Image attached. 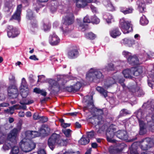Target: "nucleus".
Masks as SVG:
<instances>
[{"mask_svg": "<svg viewBox=\"0 0 154 154\" xmlns=\"http://www.w3.org/2000/svg\"><path fill=\"white\" fill-rule=\"evenodd\" d=\"M116 129L115 126L111 125L108 129L106 132V139L108 141L112 143L116 142V140L112 139L114 136V134L119 138L124 140L128 139V136L127 132L124 130H119L115 133Z\"/></svg>", "mask_w": 154, "mask_h": 154, "instance_id": "obj_1", "label": "nucleus"}, {"mask_svg": "<svg viewBox=\"0 0 154 154\" xmlns=\"http://www.w3.org/2000/svg\"><path fill=\"white\" fill-rule=\"evenodd\" d=\"M57 81L49 79L48 82L49 84V89L51 90L54 87H56L59 89H65L64 85L66 82L70 79H73L74 78L68 75H60L57 77Z\"/></svg>", "mask_w": 154, "mask_h": 154, "instance_id": "obj_2", "label": "nucleus"}, {"mask_svg": "<svg viewBox=\"0 0 154 154\" xmlns=\"http://www.w3.org/2000/svg\"><path fill=\"white\" fill-rule=\"evenodd\" d=\"M67 142V140H61L60 139L59 135L56 134H53L49 138L48 141V144L50 148L53 150L57 144L63 146Z\"/></svg>", "mask_w": 154, "mask_h": 154, "instance_id": "obj_3", "label": "nucleus"}, {"mask_svg": "<svg viewBox=\"0 0 154 154\" xmlns=\"http://www.w3.org/2000/svg\"><path fill=\"white\" fill-rule=\"evenodd\" d=\"M25 135H26L25 134ZM23 139L20 143V146L22 150L24 152H28L34 149L35 147V144L26 137Z\"/></svg>", "mask_w": 154, "mask_h": 154, "instance_id": "obj_4", "label": "nucleus"}, {"mask_svg": "<svg viewBox=\"0 0 154 154\" xmlns=\"http://www.w3.org/2000/svg\"><path fill=\"white\" fill-rule=\"evenodd\" d=\"M102 73L98 70L94 68H91L86 74V78L97 82L103 78Z\"/></svg>", "mask_w": 154, "mask_h": 154, "instance_id": "obj_5", "label": "nucleus"}, {"mask_svg": "<svg viewBox=\"0 0 154 154\" xmlns=\"http://www.w3.org/2000/svg\"><path fill=\"white\" fill-rule=\"evenodd\" d=\"M50 129L45 125H42L39 130L38 131H27L25 134L26 137L29 138H32L42 135L48 134L49 131Z\"/></svg>", "mask_w": 154, "mask_h": 154, "instance_id": "obj_6", "label": "nucleus"}, {"mask_svg": "<svg viewBox=\"0 0 154 154\" xmlns=\"http://www.w3.org/2000/svg\"><path fill=\"white\" fill-rule=\"evenodd\" d=\"M119 27L124 34L128 33L132 30L131 22L124 18L120 19Z\"/></svg>", "mask_w": 154, "mask_h": 154, "instance_id": "obj_7", "label": "nucleus"}, {"mask_svg": "<svg viewBox=\"0 0 154 154\" xmlns=\"http://www.w3.org/2000/svg\"><path fill=\"white\" fill-rule=\"evenodd\" d=\"M143 112L140 111H139L137 114V117L138 119L140 127V134L142 135L146 132V125L144 121L145 119L143 115Z\"/></svg>", "mask_w": 154, "mask_h": 154, "instance_id": "obj_8", "label": "nucleus"}, {"mask_svg": "<svg viewBox=\"0 0 154 154\" xmlns=\"http://www.w3.org/2000/svg\"><path fill=\"white\" fill-rule=\"evenodd\" d=\"M154 145V135L152 140L147 138L143 140L140 145L141 148L143 150H146Z\"/></svg>", "mask_w": 154, "mask_h": 154, "instance_id": "obj_9", "label": "nucleus"}, {"mask_svg": "<svg viewBox=\"0 0 154 154\" xmlns=\"http://www.w3.org/2000/svg\"><path fill=\"white\" fill-rule=\"evenodd\" d=\"M73 14L71 13L67 14L66 16L64 18V23L62 27L60 28L63 32H66V30L67 25L72 23L73 21Z\"/></svg>", "mask_w": 154, "mask_h": 154, "instance_id": "obj_10", "label": "nucleus"}, {"mask_svg": "<svg viewBox=\"0 0 154 154\" xmlns=\"http://www.w3.org/2000/svg\"><path fill=\"white\" fill-rule=\"evenodd\" d=\"M91 106V107L90 108L89 106H88V107H85L84 109V110H86L88 109L89 111H90V109L91 108V109L92 110V111H94L96 115L100 116L98 118V119L99 120V121L98 122V124L99 125L101 122V121L102 120V117L101 115H103V111L101 109H98L94 107L93 104L92 103L89 106Z\"/></svg>", "mask_w": 154, "mask_h": 154, "instance_id": "obj_11", "label": "nucleus"}, {"mask_svg": "<svg viewBox=\"0 0 154 154\" xmlns=\"http://www.w3.org/2000/svg\"><path fill=\"white\" fill-rule=\"evenodd\" d=\"M18 131L17 128H14L8 134L7 139L11 141V143L15 142L16 141Z\"/></svg>", "mask_w": 154, "mask_h": 154, "instance_id": "obj_12", "label": "nucleus"}, {"mask_svg": "<svg viewBox=\"0 0 154 154\" xmlns=\"http://www.w3.org/2000/svg\"><path fill=\"white\" fill-rule=\"evenodd\" d=\"M8 92V95L12 98H16L18 96V91L15 86H9Z\"/></svg>", "mask_w": 154, "mask_h": 154, "instance_id": "obj_13", "label": "nucleus"}, {"mask_svg": "<svg viewBox=\"0 0 154 154\" xmlns=\"http://www.w3.org/2000/svg\"><path fill=\"white\" fill-rule=\"evenodd\" d=\"M8 35L9 37L14 38L17 36L19 34L16 28L12 26H9L8 27Z\"/></svg>", "mask_w": 154, "mask_h": 154, "instance_id": "obj_14", "label": "nucleus"}, {"mask_svg": "<svg viewBox=\"0 0 154 154\" xmlns=\"http://www.w3.org/2000/svg\"><path fill=\"white\" fill-rule=\"evenodd\" d=\"M60 42V39L54 33L51 34L49 38L50 43L53 45H57Z\"/></svg>", "mask_w": 154, "mask_h": 154, "instance_id": "obj_15", "label": "nucleus"}, {"mask_svg": "<svg viewBox=\"0 0 154 154\" xmlns=\"http://www.w3.org/2000/svg\"><path fill=\"white\" fill-rule=\"evenodd\" d=\"M147 105H148L147 107L150 108V110L152 112L150 113H154V115L152 117V119L154 121V100H148L147 103H145L143 104V106H147Z\"/></svg>", "mask_w": 154, "mask_h": 154, "instance_id": "obj_16", "label": "nucleus"}, {"mask_svg": "<svg viewBox=\"0 0 154 154\" xmlns=\"http://www.w3.org/2000/svg\"><path fill=\"white\" fill-rule=\"evenodd\" d=\"M21 8L22 5H20L17 6L16 11L12 16V18L17 20H20Z\"/></svg>", "mask_w": 154, "mask_h": 154, "instance_id": "obj_17", "label": "nucleus"}, {"mask_svg": "<svg viewBox=\"0 0 154 154\" xmlns=\"http://www.w3.org/2000/svg\"><path fill=\"white\" fill-rule=\"evenodd\" d=\"M143 68L139 66L136 68H132L131 71L132 72L133 75L137 76L139 75L143 72Z\"/></svg>", "mask_w": 154, "mask_h": 154, "instance_id": "obj_18", "label": "nucleus"}, {"mask_svg": "<svg viewBox=\"0 0 154 154\" xmlns=\"http://www.w3.org/2000/svg\"><path fill=\"white\" fill-rule=\"evenodd\" d=\"M128 60L130 64L133 65L139 63L138 59L135 55L129 56L128 58Z\"/></svg>", "mask_w": 154, "mask_h": 154, "instance_id": "obj_19", "label": "nucleus"}, {"mask_svg": "<svg viewBox=\"0 0 154 154\" xmlns=\"http://www.w3.org/2000/svg\"><path fill=\"white\" fill-rule=\"evenodd\" d=\"M137 4L138 6V8L141 12L144 11L145 8V3L143 0H138L137 2Z\"/></svg>", "mask_w": 154, "mask_h": 154, "instance_id": "obj_20", "label": "nucleus"}, {"mask_svg": "<svg viewBox=\"0 0 154 154\" xmlns=\"http://www.w3.org/2000/svg\"><path fill=\"white\" fill-rule=\"evenodd\" d=\"M20 93L23 98H26L28 95L29 91L28 88H20Z\"/></svg>", "mask_w": 154, "mask_h": 154, "instance_id": "obj_21", "label": "nucleus"}, {"mask_svg": "<svg viewBox=\"0 0 154 154\" xmlns=\"http://www.w3.org/2000/svg\"><path fill=\"white\" fill-rule=\"evenodd\" d=\"M122 73L124 77L126 78H131L133 75L131 68V69H127L123 70Z\"/></svg>", "mask_w": 154, "mask_h": 154, "instance_id": "obj_22", "label": "nucleus"}, {"mask_svg": "<svg viewBox=\"0 0 154 154\" xmlns=\"http://www.w3.org/2000/svg\"><path fill=\"white\" fill-rule=\"evenodd\" d=\"M121 34V32L118 28H116L113 29L110 32L111 36L113 38H116L117 37L119 36Z\"/></svg>", "mask_w": 154, "mask_h": 154, "instance_id": "obj_23", "label": "nucleus"}, {"mask_svg": "<svg viewBox=\"0 0 154 154\" xmlns=\"http://www.w3.org/2000/svg\"><path fill=\"white\" fill-rule=\"evenodd\" d=\"M78 54V52L76 49L71 50L68 53V57L70 58H73L77 57Z\"/></svg>", "mask_w": 154, "mask_h": 154, "instance_id": "obj_24", "label": "nucleus"}, {"mask_svg": "<svg viewBox=\"0 0 154 154\" xmlns=\"http://www.w3.org/2000/svg\"><path fill=\"white\" fill-rule=\"evenodd\" d=\"M96 90L101 95L103 96L104 97L106 98L107 96L108 91L103 88L98 86L97 87Z\"/></svg>", "mask_w": 154, "mask_h": 154, "instance_id": "obj_25", "label": "nucleus"}, {"mask_svg": "<svg viewBox=\"0 0 154 154\" xmlns=\"http://www.w3.org/2000/svg\"><path fill=\"white\" fill-rule=\"evenodd\" d=\"M125 146V144L122 143H118L115 146L117 153L122 151Z\"/></svg>", "mask_w": 154, "mask_h": 154, "instance_id": "obj_26", "label": "nucleus"}, {"mask_svg": "<svg viewBox=\"0 0 154 154\" xmlns=\"http://www.w3.org/2000/svg\"><path fill=\"white\" fill-rule=\"evenodd\" d=\"M103 3L104 5L108 8V10L110 11H113L114 10V8L110 1H104L103 2Z\"/></svg>", "mask_w": 154, "mask_h": 154, "instance_id": "obj_27", "label": "nucleus"}, {"mask_svg": "<svg viewBox=\"0 0 154 154\" xmlns=\"http://www.w3.org/2000/svg\"><path fill=\"white\" fill-rule=\"evenodd\" d=\"M90 141L89 139L87 137H82L79 140V144L82 145H85L88 143Z\"/></svg>", "mask_w": 154, "mask_h": 154, "instance_id": "obj_28", "label": "nucleus"}, {"mask_svg": "<svg viewBox=\"0 0 154 154\" xmlns=\"http://www.w3.org/2000/svg\"><path fill=\"white\" fill-rule=\"evenodd\" d=\"M133 10V9L131 8H125L124 7H121L120 8L121 11L125 14L132 13Z\"/></svg>", "mask_w": 154, "mask_h": 154, "instance_id": "obj_29", "label": "nucleus"}, {"mask_svg": "<svg viewBox=\"0 0 154 154\" xmlns=\"http://www.w3.org/2000/svg\"><path fill=\"white\" fill-rule=\"evenodd\" d=\"M9 140L7 139L5 141V144L3 146V149L4 150H8L11 146V144Z\"/></svg>", "mask_w": 154, "mask_h": 154, "instance_id": "obj_30", "label": "nucleus"}, {"mask_svg": "<svg viewBox=\"0 0 154 154\" xmlns=\"http://www.w3.org/2000/svg\"><path fill=\"white\" fill-rule=\"evenodd\" d=\"M26 17L28 20H34V17L33 15L32 11L30 10H29L27 11Z\"/></svg>", "mask_w": 154, "mask_h": 154, "instance_id": "obj_31", "label": "nucleus"}, {"mask_svg": "<svg viewBox=\"0 0 154 154\" xmlns=\"http://www.w3.org/2000/svg\"><path fill=\"white\" fill-rule=\"evenodd\" d=\"M33 101L32 100L29 101L28 102H20V103L21 104L23 105L22 106H20V108H21V109H26V105H25V104H26V105L29 104H30L31 103H33Z\"/></svg>", "mask_w": 154, "mask_h": 154, "instance_id": "obj_32", "label": "nucleus"}, {"mask_svg": "<svg viewBox=\"0 0 154 154\" xmlns=\"http://www.w3.org/2000/svg\"><path fill=\"white\" fill-rule=\"evenodd\" d=\"M16 105H14L12 107H10L8 109L5 110L4 112H5L10 113L11 114H12L14 113V109H17L16 108Z\"/></svg>", "mask_w": 154, "mask_h": 154, "instance_id": "obj_33", "label": "nucleus"}, {"mask_svg": "<svg viewBox=\"0 0 154 154\" xmlns=\"http://www.w3.org/2000/svg\"><path fill=\"white\" fill-rule=\"evenodd\" d=\"M62 131L66 137H69L71 136L72 131L70 129H63Z\"/></svg>", "mask_w": 154, "mask_h": 154, "instance_id": "obj_34", "label": "nucleus"}, {"mask_svg": "<svg viewBox=\"0 0 154 154\" xmlns=\"http://www.w3.org/2000/svg\"><path fill=\"white\" fill-rule=\"evenodd\" d=\"M19 152V148L17 146H14L11 149L9 154H18Z\"/></svg>", "mask_w": 154, "mask_h": 154, "instance_id": "obj_35", "label": "nucleus"}, {"mask_svg": "<svg viewBox=\"0 0 154 154\" xmlns=\"http://www.w3.org/2000/svg\"><path fill=\"white\" fill-rule=\"evenodd\" d=\"M140 22L142 25H144L147 24L148 23V21L146 18L145 16L143 15L140 18Z\"/></svg>", "mask_w": 154, "mask_h": 154, "instance_id": "obj_36", "label": "nucleus"}, {"mask_svg": "<svg viewBox=\"0 0 154 154\" xmlns=\"http://www.w3.org/2000/svg\"><path fill=\"white\" fill-rule=\"evenodd\" d=\"M107 18L106 17H104V18L105 19L106 21L108 23H111L112 21H113V17L110 14H107Z\"/></svg>", "mask_w": 154, "mask_h": 154, "instance_id": "obj_37", "label": "nucleus"}, {"mask_svg": "<svg viewBox=\"0 0 154 154\" xmlns=\"http://www.w3.org/2000/svg\"><path fill=\"white\" fill-rule=\"evenodd\" d=\"M122 43L125 45H127L129 46H130L131 45V41L127 38H125L123 39Z\"/></svg>", "mask_w": 154, "mask_h": 154, "instance_id": "obj_38", "label": "nucleus"}, {"mask_svg": "<svg viewBox=\"0 0 154 154\" xmlns=\"http://www.w3.org/2000/svg\"><path fill=\"white\" fill-rule=\"evenodd\" d=\"M28 88L27 84L26 81L24 78L22 79L21 85L20 88Z\"/></svg>", "mask_w": 154, "mask_h": 154, "instance_id": "obj_39", "label": "nucleus"}, {"mask_svg": "<svg viewBox=\"0 0 154 154\" xmlns=\"http://www.w3.org/2000/svg\"><path fill=\"white\" fill-rule=\"evenodd\" d=\"M86 36L87 38L91 39H93L96 37V35L92 32H89L86 34Z\"/></svg>", "mask_w": 154, "mask_h": 154, "instance_id": "obj_40", "label": "nucleus"}, {"mask_svg": "<svg viewBox=\"0 0 154 154\" xmlns=\"http://www.w3.org/2000/svg\"><path fill=\"white\" fill-rule=\"evenodd\" d=\"M116 82V81L115 80L112 78H111L110 79V80H108V83H109V84H108L107 86L106 87H105V88H108V87H109L111 85L115 83Z\"/></svg>", "mask_w": 154, "mask_h": 154, "instance_id": "obj_41", "label": "nucleus"}, {"mask_svg": "<svg viewBox=\"0 0 154 154\" xmlns=\"http://www.w3.org/2000/svg\"><path fill=\"white\" fill-rule=\"evenodd\" d=\"M109 152L112 154H115L117 153V151L115 146H110L109 149Z\"/></svg>", "mask_w": 154, "mask_h": 154, "instance_id": "obj_42", "label": "nucleus"}, {"mask_svg": "<svg viewBox=\"0 0 154 154\" xmlns=\"http://www.w3.org/2000/svg\"><path fill=\"white\" fill-rule=\"evenodd\" d=\"M14 0H5V5L8 8L11 7L12 6V2Z\"/></svg>", "mask_w": 154, "mask_h": 154, "instance_id": "obj_43", "label": "nucleus"}, {"mask_svg": "<svg viewBox=\"0 0 154 154\" xmlns=\"http://www.w3.org/2000/svg\"><path fill=\"white\" fill-rule=\"evenodd\" d=\"M82 86L81 84L79 82H77L76 84L73 86L75 91L79 90Z\"/></svg>", "mask_w": 154, "mask_h": 154, "instance_id": "obj_44", "label": "nucleus"}, {"mask_svg": "<svg viewBox=\"0 0 154 154\" xmlns=\"http://www.w3.org/2000/svg\"><path fill=\"white\" fill-rule=\"evenodd\" d=\"M51 28V25L49 24H44L43 29L45 31L50 30Z\"/></svg>", "mask_w": 154, "mask_h": 154, "instance_id": "obj_45", "label": "nucleus"}, {"mask_svg": "<svg viewBox=\"0 0 154 154\" xmlns=\"http://www.w3.org/2000/svg\"><path fill=\"white\" fill-rule=\"evenodd\" d=\"M91 22L93 23H98L100 22V20L96 17L94 16L91 19Z\"/></svg>", "mask_w": 154, "mask_h": 154, "instance_id": "obj_46", "label": "nucleus"}, {"mask_svg": "<svg viewBox=\"0 0 154 154\" xmlns=\"http://www.w3.org/2000/svg\"><path fill=\"white\" fill-rule=\"evenodd\" d=\"M87 135L88 138H92L94 136V133L93 131H91L90 132H87Z\"/></svg>", "mask_w": 154, "mask_h": 154, "instance_id": "obj_47", "label": "nucleus"}, {"mask_svg": "<svg viewBox=\"0 0 154 154\" xmlns=\"http://www.w3.org/2000/svg\"><path fill=\"white\" fill-rule=\"evenodd\" d=\"M148 84L149 86L152 88L153 87L154 85V82L152 81L151 78H148Z\"/></svg>", "mask_w": 154, "mask_h": 154, "instance_id": "obj_48", "label": "nucleus"}, {"mask_svg": "<svg viewBox=\"0 0 154 154\" xmlns=\"http://www.w3.org/2000/svg\"><path fill=\"white\" fill-rule=\"evenodd\" d=\"M65 89L66 90L69 92L75 91L73 86L66 87L65 88Z\"/></svg>", "mask_w": 154, "mask_h": 154, "instance_id": "obj_49", "label": "nucleus"}, {"mask_svg": "<svg viewBox=\"0 0 154 154\" xmlns=\"http://www.w3.org/2000/svg\"><path fill=\"white\" fill-rule=\"evenodd\" d=\"M113 65L112 64L110 63L108 64L107 66L106 67V69L107 70H112L113 69Z\"/></svg>", "mask_w": 154, "mask_h": 154, "instance_id": "obj_50", "label": "nucleus"}, {"mask_svg": "<svg viewBox=\"0 0 154 154\" xmlns=\"http://www.w3.org/2000/svg\"><path fill=\"white\" fill-rule=\"evenodd\" d=\"M39 119L40 121L42 122H45L48 121L47 118L44 116L40 117Z\"/></svg>", "mask_w": 154, "mask_h": 154, "instance_id": "obj_51", "label": "nucleus"}, {"mask_svg": "<svg viewBox=\"0 0 154 154\" xmlns=\"http://www.w3.org/2000/svg\"><path fill=\"white\" fill-rule=\"evenodd\" d=\"M83 22L84 23H90V20L89 18L88 17L86 16L84 18Z\"/></svg>", "mask_w": 154, "mask_h": 154, "instance_id": "obj_52", "label": "nucleus"}, {"mask_svg": "<svg viewBox=\"0 0 154 154\" xmlns=\"http://www.w3.org/2000/svg\"><path fill=\"white\" fill-rule=\"evenodd\" d=\"M33 118L34 120H37L40 118V117L37 113H34L33 115Z\"/></svg>", "mask_w": 154, "mask_h": 154, "instance_id": "obj_53", "label": "nucleus"}, {"mask_svg": "<svg viewBox=\"0 0 154 154\" xmlns=\"http://www.w3.org/2000/svg\"><path fill=\"white\" fill-rule=\"evenodd\" d=\"M38 154H46L45 151L44 149H39L38 152Z\"/></svg>", "mask_w": 154, "mask_h": 154, "instance_id": "obj_54", "label": "nucleus"}, {"mask_svg": "<svg viewBox=\"0 0 154 154\" xmlns=\"http://www.w3.org/2000/svg\"><path fill=\"white\" fill-rule=\"evenodd\" d=\"M61 125L64 128L69 127L70 125V124L69 123H61Z\"/></svg>", "mask_w": 154, "mask_h": 154, "instance_id": "obj_55", "label": "nucleus"}, {"mask_svg": "<svg viewBox=\"0 0 154 154\" xmlns=\"http://www.w3.org/2000/svg\"><path fill=\"white\" fill-rule=\"evenodd\" d=\"M122 54L126 57H128V56L129 57L130 56V53L127 51H123L122 52Z\"/></svg>", "mask_w": 154, "mask_h": 154, "instance_id": "obj_56", "label": "nucleus"}, {"mask_svg": "<svg viewBox=\"0 0 154 154\" xmlns=\"http://www.w3.org/2000/svg\"><path fill=\"white\" fill-rule=\"evenodd\" d=\"M131 154H139L137 150L134 149H132L130 151Z\"/></svg>", "mask_w": 154, "mask_h": 154, "instance_id": "obj_57", "label": "nucleus"}, {"mask_svg": "<svg viewBox=\"0 0 154 154\" xmlns=\"http://www.w3.org/2000/svg\"><path fill=\"white\" fill-rule=\"evenodd\" d=\"M90 8L93 12H96L97 10V8L93 5H91Z\"/></svg>", "mask_w": 154, "mask_h": 154, "instance_id": "obj_58", "label": "nucleus"}, {"mask_svg": "<svg viewBox=\"0 0 154 154\" xmlns=\"http://www.w3.org/2000/svg\"><path fill=\"white\" fill-rule=\"evenodd\" d=\"M42 90L37 88H35L34 89V92L38 94H40L41 93Z\"/></svg>", "mask_w": 154, "mask_h": 154, "instance_id": "obj_59", "label": "nucleus"}, {"mask_svg": "<svg viewBox=\"0 0 154 154\" xmlns=\"http://www.w3.org/2000/svg\"><path fill=\"white\" fill-rule=\"evenodd\" d=\"M9 105V104L6 103H3L0 104V107H6L8 106Z\"/></svg>", "mask_w": 154, "mask_h": 154, "instance_id": "obj_60", "label": "nucleus"}, {"mask_svg": "<svg viewBox=\"0 0 154 154\" xmlns=\"http://www.w3.org/2000/svg\"><path fill=\"white\" fill-rule=\"evenodd\" d=\"M29 59L33 60H38V59L36 57V56L35 55H33L30 56L29 57Z\"/></svg>", "mask_w": 154, "mask_h": 154, "instance_id": "obj_61", "label": "nucleus"}, {"mask_svg": "<svg viewBox=\"0 0 154 154\" xmlns=\"http://www.w3.org/2000/svg\"><path fill=\"white\" fill-rule=\"evenodd\" d=\"M87 25L86 24H81L80 25V29L81 30H82L86 28L87 27Z\"/></svg>", "mask_w": 154, "mask_h": 154, "instance_id": "obj_62", "label": "nucleus"}, {"mask_svg": "<svg viewBox=\"0 0 154 154\" xmlns=\"http://www.w3.org/2000/svg\"><path fill=\"white\" fill-rule=\"evenodd\" d=\"M120 113L122 115H124L125 114H126L128 113L127 111L125 109L122 110L120 112Z\"/></svg>", "mask_w": 154, "mask_h": 154, "instance_id": "obj_63", "label": "nucleus"}, {"mask_svg": "<svg viewBox=\"0 0 154 154\" xmlns=\"http://www.w3.org/2000/svg\"><path fill=\"white\" fill-rule=\"evenodd\" d=\"M32 28L31 29V30H33L32 28H36L37 26V25L36 23V22L35 21H34V23H32Z\"/></svg>", "mask_w": 154, "mask_h": 154, "instance_id": "obj_64", "label": "nucleus"}]
</instances>
